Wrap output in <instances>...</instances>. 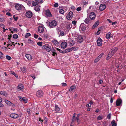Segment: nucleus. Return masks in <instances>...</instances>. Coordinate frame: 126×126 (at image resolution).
<instances>
[{
	"mask_svg": "<svg viewBox=\"0 0 126 126\" xmlns=\"http://www.w3.org/2000/svg\"><path fill=\"white\" fill-rule=\"evenodd\" d=\"M73 13L71 11L70 12L67 16L66 18L67 19L69 20L71 19L73 17Z\"/></svg>",
	"mask_w": 126,
	"mask_h": 126,
	"instance_id": "obj_5",
	"label": "nucleus"
},
{
	"mask_svg": "<svg viewBox=\"0 0 126 126\" xmlns=\"http://www.w3.org/2000/svg\"><path fill=\"white\" fill-rule=\"evenodd\" d=\"M118 48L116 47H114V48L112 49L111 50H113V51L112 52L114 53L117 50Z\"/></svg>",
	"mask_w": 126,
	"mask_h": 126,
	"instance_id": "obj_32",
	"label": "nucleus"
},
{
	"mask_svg": "<svg viewBox=\"0 0 126 126\" xmlns=\"http://www.w3.org/2000/svg\"><path fill=\"white\" fill-rule=\"evenodd\" d=\"M56 49L58 51H59V52L61 53H65L64 52H63L62 50L58 48H56Z\"/></svg>",
	"mask_w": 126,
	"mask_h": 126,
	"instance_id": "obj_48",
	"label": "nucleus"
},
{
	"mask_svg": "<svg viewBox=\"0 0 126 126\" xmlns=\"http://www.w3.org/2000/svg\"><path fill=\"white\" fill-rule=\"evenodd\" d=\"M57 31L58 32L59 34L61 31L58 28L57 29Z\"/></svg>",
	"mask_w": 126,
	"mask_h": 126,
	"instance_id": "obj_62",
	"label": "nucleus"
},
{
	"mask_svg": "<svg viewBox=\"0 0 126 126\" xmlns=\"http://www.w3.org/2000/svg\"><path fill=\"white\" fill-rule=\"evenodd\" d=\"M6 58L8 60H10L11 59V57L9 56H8V55H7L6 56Z\"/></svg>",
	"mask_w": 126,
	"mask_h": 126,
	"instance_id": "obj_45",
	"label": "nucleus"
},
{
	"mask_svg": "<svg viewBox=\"0 0 126 126\" xmlns=\"http://www.w3.org/2000/svg\"><path fill=\"white\" fill-rule=\"evenodd\" d=\"M62 85L63 86H67V84L65 83H62Z\"/></svg>",
	"mask_w": 126,
	"mask_h": 126,
	"instance_id": "obj_63",
	"label": "nucleus"
},
{
	"mask_svg": "<svg viewBox=\"0 0 126 126\" xmlns=\"http://www.w3.org/2000/svg\"><path fill=\"white\" fill-rule=\"evenodd\" d=\"M113 51V50H111V51L108 54L109 57H112L114 54L113 53V52H112Z\"/></svg>",
	"mask_w": 126,
	"mask_h": 126,
	"instance_id": "obj_25",
	"label": "nucleus"
},
{
	"mask_svg": "<svg viewBox=\"0 0 126 126\" xmlns=\"http://www.w3.org/2000/svg\"><path fill=\"white\" fill-rule=\"evenodd\" d=\"M111 34L110 32H109L107 33L106 35V38L107 39H109L110 38V37H112V36H110V35Z\"/></svg>",
	"mask_w": 126,
	"mask_h": 126,
	"instance_id": "obj_27",
	"label": "nucleus"
},
{
	"mask_svg": "<svg viewBox=\"0 0 126 126\" xmlns=\"http://www.w3.org/2000/svg\"><path fill=\"white\" fill-rule=\"evenodd\" d=\"M81 7H79L77 8L76 10L77 11H79L81 10Z\"/></svg>",
	"mask_w": 126,
	"mask_h": 126,
	"instance_id": "obj_53",
	"label": "nucleus"
},
{
	"mask_svg": "<svg viewBox=\"0 0 126 126\" xmlns=\"http://www.w3.org/2000/svg\"><path fill=\"white\" fill-rule=\"evenodd\" d=\"M55 110L56 111H58L60 110V109L57 106H56L55 107Z\"/></svg>",
	"mask_w": 126,
	"mask_h": 126,
	"instance_id": "obj_35",
	"label": "nucleus"
},
{
	"mask_svg": "<svg viewBox=\"0 0 126 126\" xmlns=\"http://www.w3.org/2000/svg\"><path fill=\"white\" fill-rule=\"evenodd\" d=\"M106 8V6L104 4H101L99 7V9L100 11H102L104 10Z\"/></svg>",
	"mask_w": 126,
	"mask_h": 126,
	"instance_id": "obj_9",
	"label": "nucleus"
},
{
	"mask_svg": "<svg viewBox=\"0 0 126 126\" xmlns=\"http://www.w3.org/2000/svg\"><path fill=\"white\" fill-rule=\"evenodd\" d=\"M64 12V11L62 9H60L59 11V13L61 14H63Z\"/></svg>",
	"mask_w": 126,
	"mask_h": 126,
	"instance_id": "obj_47",
	"label": "nucleus"
},
{
	"mask_svg": "<svg viewBox=\"0 0 126 126\" xmlns=\"http://www.w3.org/2000/svg\"><path fill=\"white\" fill-rule=\"evenodd\" d=\"M122 103V100L121 99H118L116 101V105L117 106H120Z\"/></svg>",
	"mask_w": 126,
	"mask_h": 126,
	"instance_id": "obj_12",
	"label": "nucleus"
},
{
	"mask_svg": "<svg viewBox=\"0 0 126 126\" xmlns=\"http://www.w3.org/2000/svg\"><path fill=\"white\" fill-rule=\"evenodd\" d=\"M79 30L80 32L84 31L86 29V27L85 24L84 23H82L80 26Z\"/></svg>",
	"mask_w": 126,
	"mask_h": 126,
	"instance_id": "obj_3",
	"label": "nucleus"
},
{
	"mask_svg": "<svg viewBox=\"0 0 126 126\" xmlns=\"http://www.w3.org/2000/svg\"><path fill=\"white\" fill-rule=\"evenodd\" d=\"M36 94L37 96L39 97H41L43 96L44 94L42 91L39 90L37 92Z\"/></svg>",
	"mask_w": 126,
	"mask_h": 126,
	"instance_id": "obj_4",
	"label": "nucleus"
},
{
	"mask_svg": "<svg viewBox=\"0 0 126 126\" xmlns=\"http://www.w3.org/2000/svg\"><path fill=\"white\" fill-rule=\"evenodd\" d=\"M13 38L15 39H17L18 37V35L16 34H15L13 35Z\"/></svg>",
	"mask_w": 126,
	"mask_h": 126,
	"instance_id": "obj_39",
	"label": "nucleus"
},
{
	"mask_svg": "<svg viewBox=\"0 0 126 126\" xmlns=\"http://www.w3.org/2000/svg\"><path fill=\"white\" fill-rule=\"evenodd\" d=\"M10 74H11L14 75L16 78H18V77L17 75L14 71H11L10 72Z\"/></svg>",
	"mask_w": 126,
	"mask_h": 126,
	"instance_id": "obj_26",
	"label": "nucleus"
},
{
	"mask_svg": "<svg viewBox=\"0 0 126 126\" xmlns=\"http://www.w3.org/2000/svg\"><path fill=\"white\" fill-rule=\"evenodd\" d=\"M103 118V116H99L97 118V119L98 120H100L102 119Z\"/></svg>",
	"mask_w": 126,
	"mask_h": 126,
	"instance_id": "obj_41",
	"label": "nucleus"
},
{
	"mask_svg": "<svg viewBox=\"0 0 126 126\" xmlns=\"http://www.w3.org/2000/svg\"><path fill=\"white\" fill-rule=\"evenodd\" d=\"M99 22L98 21H97L94 25L92 27L93 28H96L99 25Z\"/></svg>",
	"mask_w": 126,
	"mask_h": 126,
	"instance_id": "obj_22",
	"label": "nucleus"
},
{
	"mask_svg": "<svg viewBox=\"0 0 126 126\" xmlns=\"http://www.w3.org/2000/svg\"><path fill=\"white\" fill-rule=\"evenodd\" d=\"M100 59L97 57L95 60L94 63H97Z\"/></svg>",
	"mask_w": 126,
	"mask_h": 126,
	"instance_id": "obj_40",
	"label": "nucleus"
},
{
	"mask_svg": "<svg viewBox=\"0 0 126 126\" xmlns=\"http://www.w3.org/2000/svg\"><path fill=\"white\" fill-rule=\"evenodd\" d=\"M25 56L28 60H32V56L30 54H26Z\"/></svg>",
	"mask_w": 126,
	"mask_h": 126,
	"instance_id": "obj_21",
	"label": "nucleus"
},
{
	"mask_svg": "<svg viewBox=\"0 0 126 126\" xmlns=\"http://www.w3.org/2000/svg\"><path fill=\"white\" fill-rule=\"evenodd\" d=\"M53 42L55 46L58 45V42L57 40H54L53 41Z\"/></svg>",
	"mask_w": 126,
	"mask_h": 126,
	"instance_id": "obj_30",
	"label": "nucleus"
},
{
	"mask_svg": "<svg viewBox=\"0 0 126 126\" xmlns=\"http://www.w3.org/2000/svg\"><path fill=\"white\" fill-rule=\"evenodd\" d=\"M64 33L63 31H61L59 33V34L61 36H63L64 35Z\"/></svg>",
	"mask_w": 126,
	"mask_h": 126,
	"instance_id": "obj_42",
	"label": "nucleus"
},
{
	"mask_svg": "<svg viewBox=\"0 0 126 126\" xmlns=\"http://www.w3.org/2000/svg\"><path fill=\"white\" fill-rule=\"evenodd\" d=\"M34 10L37 12L39 11L40 10V9L38 7V6H37L35 7H34Z\"/></svg>",
	"mask_w": 126,
	"mask_h": 126,
	"instance_id": "obj_31",
	"label": "nucleus"
},
{
	"mask_svg": "<svg viewBox=\"0 0 126 126\" xmlns=\"http://www.w3.org/2000/svg\"><path fill=\"white\" fill-rule=\"evenodd\" d=\"M72 122H73L76 120V119L75 117H72Z\"/></svg>",
	"mask_w": 126,
	"mask_h": 126,
	"instance_id": "obj_55",
	"label": "nucleus"
},
{
	"mask_svg": "<svg viewBox=\"0 0 126 126\" xmlns=\"http://www.w3.org/2000/svg\"><path fill=\"white\" fill-rule=\"evenodd\" d=\"M18 98H19V100L20 101H22V99H23V97L22 98L20 96H18Z\"/></svg>",
	"mask_w": 126,
	"mask_h": 126,
	"instance_id": "obj_56",
	"label": "nucleus"
},
{
	"mask_svg": "<svg viewBox=\"0 0 126 126\" xmlns=\"http://www.w3.org/2000/svg\"><path fill=\"white\" fill-rule=\"evenodd\" d=\"M20 68V70L23 73L25 72L26 70V67H21Z\"/></svg>",
	"mask_w": 126,
	"mask_h": 126,
	"instance_id": "obj_24",
	"label": "nucleus"
},
{
	"mask_svg": "<svg viewBox=\"0 0 126 126\" xmlns=\"http://www.w3.org/2000/svg\"><path fill=\"white\" fill-rule=\"evenodd\" d=\"M43 48L46 49L47 51L49 52L51 50V47L48 44L44 45L42 47Z\"/></svg>",
	"mask_w": 126,
	"mask_h": 126,
	"instance_id": "obj_2",
	"label": "nucleus"
},
{
	"mask_svg": "<svg viewBox=\"0 0 126 126\" xmlns=\"http://www.w3.org/2000/svg\"><path fill=\"white\" fill-rule=\"evenodd\" d=\"M10 116L11 117L14 119L17 118L18 116L17 114L15 113H11L10 114Z\"/></svg>",
	"mask_w": 126,
	"mask_h": 126,
	"instance_id": "obj_13",
	"label": "nucleus"
},
{
	"mask_svg": "<svg viewBox=\"0 0 126 126\" xmlns=\"http://www.w3.org/2000/svg\"><path fill=\"white\" fill-rule=\"evenodd\" d=\"M69 43L71 46H72L74 44L75 42L72 40H71Z\"/></svg>",
	"mask_w": 126,
	"mask_h": 126,
	"instance_id": "obj_29",
	"label": "nucleus"
},
{
	"mask_svg": "<svg viewBox=\"0 0 126 126\" xmlns=\"http://www.w3.org/2000/svg\"><path fill=\"white\" fill-rule=\"evenodd\" d=\"M90 20L89 18H86L84 20V22L86 24H89L90 23Z\"/></svg>",
	"mask_w": 126,
	"mask_h": 126,
	"instance_id": "obj_23",
	"label": "nucleus"
},
{
	"mask_svg": "<svg viewBox=\"0 0 126 126\" xmlns=\"http://www.w3.org/2000/svg\"><path fill=\"white\" fill-rule=\"evenodd\" d=\"M32 4L34 6H35L37 5L38 4V2H37V1H32Z\"/></svg>",
	"mask_w": 126,
	"mask_h": 126,
	"instance_id": "obj_38",
	"label": "nucleus"
},
{
	"mask_svg": "<svg viewBox=\"0 0 126 126\" xmlns=\"http://www.w3.org/2000/svg\"><path fill=\"white\" fill-rule=\"evenodd\" d=\"M112 126H116V124L115 123V121L114 120H112L111 122Z\"/></svg>",
	"mask_w": 126,
	"mask_h": 126,
	"instance_id": "obj_28",
	"label": "nucleus"
},
{
	"mask_svg": "<svg viewBox=\"0 0 126 126\" xmlns=\"http://www.w3.org/2000/svg\"><path fill=\"white\" fill-rule=\"evenodd\" d=\"M37 45L40 47L42 46V42H40L37 43Z\"/></svg>",
	"mask_w": 126,
	"mask_h": 126,
	"instance_id": "obj_46",
	"label": "nucleus"
},
{
	"mask_svg": "<svg viewBox=\"0 0 126 126\" xmlns=\"http://www.w3.org/2000/svg\"><path fill=\"white\" fill-rule=\"evenodd\" d=\"M28 43L31 44H33V41L30 39H28Z\"/></svg>",
	"mask_w": 126,
	"mask_h": 126,
	"instance_id": "obj_33",
	"label": "nucleus"
},
{
	"mask_svg": "<svg viewBox=\"0 0 126 126\" xmlns=\"http://www.w3.org/2000/svg\"><path fill=\"white\" fill-rule=\"evenodd\" d=\"M17 88L20 90H22L23 89V86L22 84H19L17 86Z\"/></svg>",
	"mask_w": 126,
	"mask_h": 126,
	"instance_id": "obj_20",
	"label": "nucleus"
},
{
	"mask_svg": "<svg viewBox=\"0 0 126 126\" xmlns=\"http://www.w3.org/2000/svg\"><path fill=\"white\" fill-rule=\"evenodd\" d=\"M13 18L15 21H17L18 19V17L16 15H14L13 16Z\"/></svg>",
	"mask_w": 126,
	"mask_h": 126,
	"instance_id": "obj_43",
	"label": "nucleus"
},
{
	"mask_svg": "<svg viewBox=\"0 0 126 126\" xmlns=\"http://www.w3.org/2000/svg\"><path fill=\"white\" fill-rule=\"evenodd\" d=\"M32 14L31 11H28L26 13V16L28 18H31L32 16Z\"/></svg>",
	"mask_w": 126,
	"mask_h": 126,
	"instance_id": "obj_8",
	"label": "nucleus"
},
{
	"mask_svg": "<svg viewBox=\"0 0 126 126\" xmlns=\"http://www.w3.org/2000/svg\"><path fill=\"white\" fill-rule=\"evenodd\" d=\"M77 21L75 20L73 21H72V23L73 24L75 25L77 23Z\"/></svg>",
	"mask_w": 126,
	"mask_h": 126,
	"instance_id": "obj_59",
	"label": "nucleus"
},
{
	"mask_svg": "<svg viewBox=\"0 0 126 126\" xmlns=\"http://www.w3.org/2000/svg\"><path fill=\"white\" fill-rule=\"evenodd\" d=\"M0 26L1 28H2L3 29H5V26L3 24H1Z\"/></svg>",
	"mask_w": 126,
	"mask_h": 126,
	"instance_id": "obj_54",
	"label": "nucleus"
},
{
	"mask_svg": "<svg viewBox=\"0 0 126 126\" xmlns=\"http://www.w3.org/2000/svg\"><path fill=\"white\" fill-rule=\"evenodd\" d=\"M6 18L4 17H2L0 18V22H4Z\"/></svg>",
	"mask_w": 126,
	"mask_h": 126,
	"instance_id": "obj_34",
	"label": "nucleus"
},
{
	"mask_svg": "<svg viewBox=\"0 0 126 126\" xmlns=\"http://www.w3.org/2000/svg\"><path fill=\"white\" fill-rule=\"evenodd\" d=\"M75 48V47H72L71 48H69V50L70 51H72V50H74Z\"/></svg>",
	"mask_w": 126,
	"mask_h": 126,
	"instance_id": "obj_61",
	"label": "nucleus"
},
{
	"mask_svg": "<svg viewBox=\"0 0 126 126\" xmlns=\"http://www.w3.org/2000/svg\"><path fill=\"white\" fill-rule=\"evenodd\" d=\"M31 34L29 33H27L25 35V37L26 38H28L29 36H31Z\"/></svg>",
	"mask_w": 126,
	"mask_h": 126,
	"instance_id": "obj_36",
	"label": "nucleus"
},
{
	"mask_svg": "<svg viewBox=\"0 0 126 126\" xmlns=\"http://www.w3.org/2000/svg\"><path fill=\"white\" fill-rule=\"evenodd\" d=\"M75 8H75V7L74 6H72L71 7V9L73 10H75Z\"/></svg>",
	"mask_w": 126,
	"mask_h": 126,
	"instance_id": "obj_57",
	"label": "nucleus"
},
{
	"mask_svg": "<svg viewBox=\"0 0 126 126\" xmlns=\"http://www.w3.org/2000/svg\"><path fill=\"white\" fill-rule=\"evenodd\" d=\"M45 14L47 16L50 17L51 16V14L48 10H47L46 11Z\"/></svg>",
	"mask_w": 126,
	"mask_h": 126,
	"instance_id": "obj_11",
	"label": "nucleus"
},
{
	"mask_svg": "<svg viewBox=\"0 0 126 126\" xmlns=\"http://www.w3.org/2000/svg\"><path fill=\"white\" fill-rule=\"evenodd\" d=\"M61 46L62 48H65L66 47L67 43L65 42H63L61 43Z\"/></svg>",
	"mask_w": 126,
	"mask_h": 126,
	"instance_id": "obj_16",
	"label": "nucleus"
},
{
	"mask_svg": "<svg viewBox=\"0 0 126 126\" xmlns=\"http://www.w3.org/2000/svg\"><path fill=\"white\" fill-rule=\"evenodd\" d=\"M70 52V51H69V49L68 48V49H66L65 50V52H65V53L66 52Z\"/></svg>",
	"mask_w": 126,
	"mask_h": 126,
	"instance_id": "obj_60",
	"label": "nucleus"
},
{
	"mask_svg": "<svg viewBox=\"0 0 126 126\" xmlns=\"http://www.w3.org/2000/svg\"><path fill=\"white\" fill-rule=\"evenodd\" d=\"M22 101H23L25 103H26L27 102V99L25 97H23Z\"/></svg>",
	"mask_w": 126,
	"mask_h": 126,
	"instance_id": "obj_37",
	"label": "nucleus"
},
{
	"mask_svg": "<svg viewBox=\"0 0 126 126\" xmlns=\"http://www.w3.org/2000/svg\"><path fill=\"white\" fill-rule=\"evenodd\" d=\"M95 14L94 13L91 12L90 15V18L91 19L93 20L95 18Z\"/></svg>",
	"mask_w": 126,
	"mask_h": 126,
	"instance_id": "obj_7",
	"label": "nucleus"
},
{
	"mask_svg": "<svg viewBox=\"0 0 126 126\" xmlns=\"http://www.w3.org/2000/svg\"><path fill=\"white\" fill-rule=\"evenodd\" d=\"M76 88V86H72L71 87L70 89L69 90L70 91L72 92L75 91V90Z\"/></svg>",
	"mask_w": 126,
	"mask_h": 126,
	"instance_id": "obj_18",
	"label": "nucleus"
},
{
	"mask_svg": "<svg viewBox=\"0 0 126 126\" xmlns=\"http://www.w3.org/2000/svg\"><path fill=\"white\" fill-rule=\"evenodd\" d=\"M55 51L54 50H52V51L53 52L52 55L53 56H54L55 55V54H56V53L54 52V51Z\"/></svg>",
	"mask_w": 126,
	"mask_h": 126,
	"instance_id": "obj_58",
	"label": "nucleus"
},
{
	"mask_svg": "<svg viewBox=\"0 0 126 126\" xmlns=\"http://www.w3.org/2000/svg\"><path fill=\"white\" fill-rule=\"evenodd\" d=\"M97 43L98 46H101L102 44V40L100 37L97 40Z\"/></svg>",
	"mask_w": 126,
	"mask_h": 126,
	"instance_id": "obj_14",
	"label": "nucleus"
},
{
	"mask_svg": "<svg viewBox=\"0 0 126 126\" xmlns=\"http://www.w3.org/2000/svg\"><path fill=\"white\" fill-rule=\"evenodd\" d=\"M35 1L38 2V4L39 3H42L43 2L42 0H35Z\"/></svg>",
	"mask_w": 126,
	"mask_h": 126,
	"instance_id": "obj_50",
	"label": "nucleus"
},
{
	"mask_svg": "<svg viewBox=\"0 0 126 126\" xmlns=\"http://www.w3.org/2000/svg\"><path fill=\"white\" fill-rule=\"evenodd\" d=\"M15 8L17 10H20L21 9V6L20 4H17L15 6Z\"/></svg>",
	"mask_w": 126,
	"mask_h": 126,
	"instance_id": "obj_19",
	"label": "nucleus"
},
{
	"mask_svg": "<svg viewBox=\"0 0 126 126\" xmlns=\"http://www.w3.org/2000/svg\"><path fill=\"white\" fill-rule=\"evenodd\" d=\"M111 114L110 113L107 116V118L109 119H110L111 118Z\"/></svg>",
	"mask_w": 126,
	"mask_h": 126,
	"instance_id": "obj_52",
	"label": "nucleus"
},
{
	"mask_svg": "<svg viewBox=\"0 0 126 126\" xmlns=\"http://www.w3.org/2000/svg\"><path fill=\"white\" fill-rule=\"evenodd\" d=\"M5 102L8 105L12 106L13 107H14L15 106V105L14 104L7 100L5 99Z\"/></svg>",
	"mask_w": 126,
	"mask_h": 126,
	"instance_id": "obj_6",
	"label": "nucleus"
},
{
	"mask_svg": "<svg viewBox=\"0 0 126 126\" xmlns=\"http://www.w3.org/2000/svg\"><path fill=\"white\" fill-rule=\"evenodd\" d=\"M38 35H37L34 34V37L35 38H37L38 37Z\"/></svg>",
	"mask_w": 126,
	"mask_h": 126,
	"instance_id": "obj_64",
	"label": "nucleus"
},
{
	"mask_svg": "<svg viewBox=\"0 0 126 126\" xmlns=\"http://www.w3.org/2000/svg\"><path fill=\"white\" fill-rule=\"evenodd\" d=\"M104 54V53H102L100 54L98 56V57L100 59L103 56Z\"/></svg>",
	"mask_w": 126,
	"mask_h": 126,
	"instance_id": "obj_49",
	"label": "nucleus"
},
{
	"mask_svg": "<svg viewBox=\"0 0 126 126\" xmlns=\"http://www.w3.org/2000/svg\"><path fill=\"white\" fill-rule=\"evenodd\" d=\"M83 38L81 35L79 36L77 39V41L80 43L81 42L83 41Z\"/></svg>",
	"mask_w": 126,
	"mask_h": 126,
	"instance_id": "obj_15",
	"label": "nucleus"
},
{
	"mask_svg": "<svg viewBox=\"0 0 126 126\" xmlns=\"http://www.w3.org/2000/svg\"><path fill=\"white\" fill-rule=\"evenodd\" d=\"M44 27L43 26H40L38 28V32L40 33H43L44 31Z\"/></svg>",
	"mask_w": 126,
	"mask_h": 126,
	"instance_id": "obj_10",
	"label": "nucleus"
},
{
	"mask_svg": "<svg viewBox=\"0 0 126 126\" xmlns=\"http://www.w3.org/2000/svg\"><path fill=\"white\" fill-rule=\"evenodd\" d=\"M49 26L50 28H53L55 27L57 25V22L55 20H53L49 23Z\"/></svg>",
	"mask_w": 126,
	"mask_h": 126,
	"instance_id": "obj_1",
	"label": "nucleus"
},
{
	"mask_svg": "<svg viewBox=\"0 0 126 126\" xmlns=\"http://www.w3.org/2000/svg\"><path fill=\"white\" fill-rule=\"evenodd\" d=\"M2 101V100L1 98L0 97V107H2L3 106V105L1 103Z\"/></svg>",
	"mask_w": 126,
	"mask_h": 126,
	"instance_id": "obj_44",
	"label": "nucleus"
},
{
	"mask_svg": "<svg viewBox=\"0 0 126 126\" xmlns=\"http://www.w3.org/2000/svg\"><path fill=\"white\" fill-rule=\"evenodd\" d=\"M53 5L55 7H56L58 6V4L57 3H56L55 4H54Z\"/></svg>",
	"mask_w": 126,
	"mask_h": 126,
	"instance_id": "obj_51",
	"label": "nucleus"
},
{
	"mask_svg": "<svg viewBox=\"0 0 126 126\" xmlns=\"http://www.w3.org/2000/svg\"><path fill=\"white\" fill-rule=\"evenodd\" d=\"M0 94L5 96H7L8 95L7 93L4 91H0Z\"/></svg>",
	"mask_w": 126,
	"mask_h": 126,
	"instance_id": "obj_17",
	"label": "nucleus"
}]
</instances>
